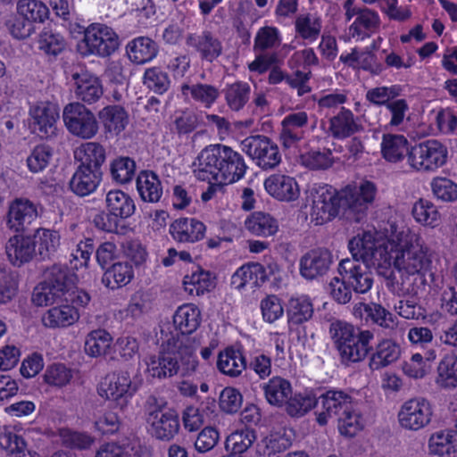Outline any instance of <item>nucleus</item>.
I'll return each instance as SVG.
<instances>
[{
  "label": "nucleus",
  "instance_id": "nucleus-37",
  "mask_svg": "<svg viewBox=\"0 0 457 457\" xmlns=\"http://www.w3.org/2000/svg\"><path fill=\"white\" fill-rule=\"evenodd\" d=\"M262 387L267 402L277 407H283L292 394L290 382L280 377L270 378Z\"/></svg>",
  "mask_w": 457,
  "mask_h": 457
},
{
  "label": "nucleus",
  "instance_id": "nucleus-27",
  "mask_svg": "<svg viewBox=\"0 0 457 457\" xmlns=\"http://www.w3.org/2000/svg\"><path fill=\"white\" fill-rule=\"evenodd\" d=\"M103 171L77 167L69 182L70 189L78 196H87L96 191L102 181Z\"/></svg>",
  "mask_w": 457,
  "mask_h": 457
},
{
  "label": "nucleus",
  "instance_id": "nucleus-32",
  "mask_svg": "<svg viewBox=\"0 0 457 457\" xmlns=\"http://www.w3.org/2000/svg\"><path fill=\"white\" fill-rule=\"evenodd\" d=\"M243 272V280L245 284H251L254 287H262L270 276H275L279 272V267L277 263H269L264 266L259 262H248L240 268Z\"/></svg>",
  "mask_w": 457,
  "mask_h": 457
},
{
  "label": "nucleus",
  "instance_id": "nucleus-28",
  "mask_svg": "<svg viewBox=\"0 0 457 457\" xmlns=\"http://www.w3.org/2000/svg\"><path fill=\"white\" fill-rule=\"evenodd\" d=\"M137 189L141 199L147 203H157L162 195V182L153 170H141L137 178Z\"/></svg>",
  "mask_w": 457,
  "mask_h": 457
},
{
  "label": "nucleus",
  "instance_id": "nucleus-50",
  "mask_svg": "<svg viewBox=\"0 0 457 457\" xmlns=\"http://www.w3.org/2000/svg\"><path fill=\"white\" fill-rule=\"evenodd\" d=\"M245 228L256 236L270 237L278 231L276 220L268 213L254 212L245 222Z\"/></svg>",
  "mask_w": 457,
  "mask_h": 457
},
{
  "label": "nucleus",
  "instance_id": "nucleus-4",
  "mask_svg": "<svg viewBox=\"0 0 457 457\" xmlns=\"http://www.w3.org/2000/svg\"><path fill=\"white\" fill-rule=\"evenodd\" d=\"M394 245L390 239L379 240L370 231L358 233L348 242L352 259L356 260L357 263L361 262L363 265L374 268L378 275L388 273L385 265H388L389 261L393 259L390 250Z\"/></svg>",
  "mask_w": 457,
  "mask_h": 457
},
{
  "label": "nucleus",
  "instance_id": "nucleus-29",
  "mask_svg": "<svg viewBox=\"0 0 457 457\" xmlns=\"http://www.w3.org/2000/svg\"><path fill=\"white\" fill-rule=\"evenodd\" d=\"M106 210L120 220L131 217L136 211V204L131 196L120 189L111 190L105 196Z\"/></svg>",
  "mask_w": 457,
  "mask_h": 457
},
{
  "label": "nucleus",
  "instance_id": "nucleus-21",
  "mask_svg": "<svg viewBox=\"0 0 457 457\" xmlns=\"http://www.w3.org/2000/svg\"><path fill=\"white\" fill-rule=\"evenodd\" d=\"M266 191L279 201L291 202L299 197L300 189L296 180L287 175L273 174L264 181Z\"/></svg>",
  "mask_w": 457,
  "mask_h": 457
},
{
  "label": "nucleus",
  "instance_id": "nucleus-2",
  "mask_svg": "<svg viewBox=\"0 0 457 457\" xmlns=\"http://www.w3.org/2000/svg\"><path fill=\"white\" fill-rule=\"evenodd\" d=\"M195 340L171 335L161 345L157 355L150 358L149 370L153 377L171 378L179 372L182 376L192 374L198 365L195 354Z\"/></svg>",
  "mask_w": 457,
  "mask_h": 457
},
{
  "label": "nucleus",
  "instance_id": "nucleus-23",
  "mask_svg": "<svg viewBox=\"0 0 457 457\" xmlns=\"http://www.w3.org/2000/svg\"><path fill=\"white\" fill-rule=\"evenodd\" d=\"M74 158L79 162L78 167L103 171L102 167L106 160L105 148L98 142L83 143L74 151Z\"/></svg>",
  "mask_w": 457,
  "mask_h": 457
},
{
  "label": "nucleus",
  "instance_id": "nucleus-1",
  "mask_svg": "<svg viewBox=\"0 0 457 457\" xmlns=\"http://www.w3.org/2000/svg\"><path fill=\"white\" fill-rule=\"evenodd\" d=\"M377 192L373 182L364 181L359 187L347 186L340 191L325 185L312 194V217L316 224L331 220L342 212L352 222H361Z\"/></svg>",
  "mask_w": 457,
  "mask_h": 457
},
{
  "label": "nucleus",
  "instance_id": "nucleus-57",
  "mask_svg": "<svg viewBox=\"0 0 457 457\" xmlns=\"http://www.w3.org/2000/svg\"><path fill=\"white\" fill-rule=\"evenodd\" d=\"M363 311L366 320H370L373 323L380 327L394 328L396 325L393 314L380 304L373 303L364 304Z\"/></svg>",
  "mask_w": 457,
  "mask_h": 457
},
{
  "label": "nucleus",
  "instance_id": "nucleus-8",
  "mask_svg": "<svg viewBox=\"0 0 457 457\" xmlns=\"http://www.w3.org/2000/svg\"><path fill=\"white\" fill-rule=\"evenodd\" d=\"M65 73L74 85V94L82 103L92 104L103 96L104 89L100 79L87 71L84 65L72 64Z\"/></svg>",
  "mask_w": 457,
  "mask_h": 457
},
{
  "label": "nucleus",
  "instance_id": "nucleus-40",
  "mask_svg": "<svg viewBox=\"0 0 457 457\" xmlns=\"http://www.w3.org/2000/svg\"><path fill=\"white\" fill-rule=\"evenodd\" d=\"M430 453L441 457L444 453L450 454L457 452V431L448 429L437 431L431 435L428 440Z\"/></svg>",
  "mask_w": 457,
  "mask_h": 457
},
{
  "label": "nucleus",
  "instance_id": "nucleus-39",
  "mask_svg": "<svg viewBox=\"0 0 457 457\" xmlns=\"http://www.w3.org/2000/svg\"><path fill=\"white\" fill-rule=\"evenodd\" d=\"M318 399H321L324 409V411L320 412L317 417V421L321 426L328 423V418L337 420L338 411L341 409H344L345 411L347 408L345 400L342 398V391L329 390L321 395Z\"/></svg>",
  "mask_w": 457,
  "mask_h": 457
},
{
  "label": "nucleus",
  "instance_id": "nucleus-19",
  "mask_svg": "<svg viewBox=\"0 0 457 457\" xmlns=\"http://www.w3.org/2000/svg\"><path fill=\"white\" fill-rule=\"evenodd\" d=\"M151 435L158 440L169 442L179 433L180 423L179 413L168 409L163 413H155L146 418Z\"/></svg>",
  "mask_w": 457,
  "mask_h": 457
},
{
  "label": "nucleus",
  "instance_id": "nucleus-11",
  "mask_svg": "<svg viewBox=\"0 0 457 457\" xmlns=\"http://www.w3.org/2000/svg\"><path fill=\"white\" fill-rule=\"evenodd\" d=\"M87 51L84 54L107 57L113 54L120 46L116 32L105 24L92 23L84 31Z\"/></svg>",
  "mask_w": 457,
  "mask_h": 457
},
{
  "label": "nucleus",
  "instance_id": "nucleus-44",
  "mask_svg": "<svg viewBox=\"0 0 457 457\" xmlns=\"http://www.w3.org/2000/svg\"><path fill=\"white\" fill-rule=\"evenodd\" d=\"M79 314L74 306L63 304L48 310L43 317V323L46 327H67L79 320Z\"/></svg>",
  "mask_w": 457,
  "mask_h": 457
},
{
  "label": "nucleus",
  "instance_id": "nucleus-54",
  "mask_svg": "<svg viewBox=\"0 0 457 457\" xmlns=\"http://www.w3.org/2000/svg\"><path fill=\"white\" fill-rule=\"evenodd\" d=\"M251 88L245 82H236L225 89V99L228 107L233 111L241 110L249 100Z\"/></svg>",
  "mask_w": 457,
  "mask_h": 457
},
{
  "label": "nucleus",
  "instance_id": "nucleus-61",
  "mask_svg": "<svg viewBox=\"0 0 457 457\" xmlns=\"http://www.w3.org/2000/svg\"><path fill=\"white\" fill-rule=\"evenodd\" d=\"M431 189L438 200L443 202L457 200V184L447 178H435L431 182Z\"/></svg>",
  "mask_w": 457,
  "mask_h": 457
},
{
  "label": "nucleus",
  "instance_id": "nucleus-52",
  "mask_svg": "<svg viewBox=\"0 0 457 457\" xmlns=\"http://www.w3.org/2000/svg\"><path fill=\"white\" fill-rule=\"evenodd\" d=\"M17 12L32 24L44 22L49 16L48 7L38 0H19Z\"/></svg>",
  "mask_w": 457,
  "mask_h": 457
},
{
  "label": "nucleus",
  "instance_id": "nucleus-3",
  "mask_svg": "<svg viewBox=\"0 0 457 457\" xmlns=\"http://www.w3.org/2000/svg\"><path fill=\"white\" fill-rule=\"evenodd\" d=\"M329 334L343 363L358 362L366 358L372 346L373 333L337 320L329 327Z\"/></svg>",
  "mask_w": 457,
  "mask_h": 457
},
{
  "label": "nucleus",
  "instance_id": "nucleus-6",
  "mask_svg": "<svg viewBox=\"0 0 457 457\" xmlns=\"http://www.w3.org/2000/svg\"><path fill=\"white\" fill-rule=\"evenodd\" d=\"M63 120L68 131L88 140L99 132V121L95 113L79 102L71 103L63 109Z\"/></svg>",
  "mask_w": 457,
  "mask_h": 457
},
{
  "label": "nucleus",
  "instance_id": "nucleus-53",
  "mask_svg": "<svg viewBox=\"0 0 457 457\" xmlns=\"http://www.w3.org/2000/svg\"><path fill=\"white\" fill-rule=\"evenodd\" d=\"M112 343L111 335L104 329L91 331L85 341V352L91 357L105 354Z\"/></svg>",
  "mask_w": 457,
  "mask_h": 457
},
{
  "label": "nucleus",
  "instance_id": "nucleus-36",
  "mask_svg": "<svg viewBox=\"0 0 457 457\" xmlns=\"http://www.w3.org/2000/svg\"><path fill=\"white\" fill-rule=\"evenodd\" d=\"M173 323L180 332L179 337H188L200 325V311L191 305L179 307L173 316Z\"/></svg>",
  "mask_w": 457,
  "mask_h": 457
},
{
  "label": "nucleus",
  "instance_id": "nucleus-48",
  "mask_svg": "<svg viewBox=\"0 0 457 457\" xmlns=\"http://www.w3.org/2000/svg\"><path fill=\"white\" fill-rule=\"evenodd\" d=\"M313 312V305L305 296L291 298L288 301L287 313L289 324H303L312 319Z\"/></svg>",
  "mask_w": 457,
  "mask_h": 457
},
{
  "label": "nucleus",
  "instance_id": "nucleus-10",
  "mask_svg": "<svg viewBox=\"0 0 457 457\" xmlns=\"http://www.w3.org/2000/svg\"><path fill=\"white\" fill-rule=\"evenodd\" d=\"M241 146L242 150L262 170L273 169L281 162L278 145L266 136L247 137L241 142Z\"/></svg>",
  "mask_w": 457,
  "mask_h": 457
},
{
  "label": "nucleus",
  "instance_id": "nucleus-26",
  "mask_svg": "<svg viewBox=\"0 0 457 457\" xmlns=\"http://www.w3.org/2000/svg\"><path fill=\"white\" fill-rule=\"evenodd\" d=\"M36 256L39 261L51 260L60 246V234L56 230L37 228L33 229Z\"/></svg>",
  "mask_w": 457,
  "mask_h": 457
},
{
  "label": "nucleus",
  "instance_id": "nucleus-7",
  "mask_svg": "<svg viewBox=\"0 0 457 457\" xmlns=\"http://www.w3.org/2000/svg\"><path fill=\"white\" fill-rule=\"evenodd\" d=\"M137 385L133 383L128 371L113 372L106 375L97 387L98 395L112 401L121 410L126 407L137 391Z\"/></svg>",
  "mask_w": 457,
  "mask_h": 457
},
{
  "label": "nucleus",
  "instance_id": "nucleus-64",
  "mask_svg": "<svg viewBox=\"0 0 457 457\" xmlns=\"http://www.w3.org/2000/svg\"><path fill=\"white\" fill-rule=\"evenodd\" d=\"M243 403L241 393L234 387H225L220 394L219 404L220 409L226 413L237 412Z\"/></svg>",
  "mask_w": 457,
  "mask_h": 457
},
{
  "label": "nucleus",
  "instance_id": "nucleus-24",
  "mask_svg": "<svg viewBox=\"0 0 457 457\" xmlns=\"http://www.w3.org/2000/svg\"><path fill=\"white\" fill-rule=\"evenodd\" d=\"M205 225L195 219L179 218L170 227V233L178 242L194 243L204 237Z\"/></svg>",
  "mask_w": 457,
  "mask_h": 457
},
{
  "label": "nucleus",
  "instance_id": "nucleus-33",
  "mask_svg": "<svg viewBox=\"0 0 457 457\" xmlns=\"http://www.w3.org/2000/svg\"><path fill=\"white\" fill-rule=\"evenodd\" d=\"M130 61L142 64L153 60L158 54V45L148 37H138L127 46Z\"/></svg>",
  "mask_w": 457,
  "mask_h": 457
},
{
  "label": "nucleus",
  "instance_id": "nucleus-17",
  "mask_svg": "<svg viewBox=\"0 0 457 457\" xmlns=\"http://www.w3.org/2000/svg\"><path fill=\"white\" fill-rule=\"evenodd\" d=\"M441 340L455 346L453 355L445 356L437 367V383L442 387L453 388L457 386V320L454 325L441 337Z\"/></svg>",
  "mask_w": 457,
  "mask_h": 457
},
{
  "label": "nucleus",
  "instance_id": "nucleus-18",
  "mask_svg": "<svg viewBox=\"0 0 457 457\" xmlns=\"http://www.w3.org/2000/svg\"><path fill=\"white\" fill-rule=\"evenodd\" d=\"M35 240L32 234L16 232L5 245V252L11 263L14 266L29 262L36 256Z\"/></svg>",
  "mask_w": 457,
  "mask_h": 457
},
{
  "label": "nucleus",
  "instance_id": "nucleus-14",
  "mask_svg": "<svg viewBox=\"0 0 457 457\" xmlns=\"http://www.w3.org/2000/svg\"><path fill=\"white\" fill-rule=\"evenodd\" d=\"M431 416L432 409L429 402L424 398H413L403 404L398 413V420L403 428L419 430L430 422Z\"/></svg>",
  "mask_w": 457,
  "mask_h": 457
},
{
  "label": "nucleus",
  "instance_id": "nucleus-43",
  "mask_svg": "<svg viewBox=\"0 0 457 457\" xmlns=\"http://www.w3.org/2000/svg\"><path fill=\"white\" fill-rule=\"evenodd\" d=\"M329 129L334 137L343 138L361 130L362 127L355 122L350 110L342 107L337 115L330 119Z\"/></svg>",
  "mask_w": 457,
  "mask_h": 457
},
{
  "label": "nucleus",
  "instance_id": "nucleus-16",
  "mask_svg": "<svg viewBox=\"0 0 457 457\" xmlns=\"http://www.w3.org/2000/svg\"><path fill=\"white\" fill-rule=\"evenodd\" d=\"M333 263L332 253L323 247L312 249L300 259V274L308 280L325 276Z\"/></svg>",
  "mask_w": 457,
  "mask_h": 457
},
{
  "label": "nucleus",
  "instance_id": "nucleus-38",
  "mask_svg": "<svg viewBox=\"0 0 457 457\" xmlns=\"http://www.w3.org/2000/svg\"><path fill=\"white\" fill-rule=\"evenodd\" d=\"M410 149L408 140L403 135L384 134L381 153L383 157L391 162H397L403 159L404 154L409 156Z\"/></svg>",
  "mask_w": 457,
  "mask_h": 457
},
{
  "label": "nucleus",
  "instance_id": "nucleus-55",
  "mask_svg": "<svg viewBox=\"0 0 457 457\" xmlns=\"http://www.w3.org/2000/svg\"><path fill=\"white\" fill-rule=\"evenodd\" d=\"M136 162L128 156H120L112 161L110 173L112 180L119 184H126L134 177Z\"/></svg>",
  "mask_w": 457,
  "mask_h": 457
},
{
  "label": "nucleus",
  "instance_id": "nucleus-12",
  "mask_svg": "<svg viewBox=\"0 0 457 457\" xmlns=\"http://www.w3.org/2000/svg\"><path fill=\"white\" fill-rule=\"evenodd\" d=\"M38 218L37 205L25 197H16L8 204L4 216L6 228L16 233L29 232Z\"/></svg>",
  "mask_w": 457,
  "mask_h": 457
},
{
  "label": "nucleus",
  "instance_id": "nucleus-56",
  "mask_svg": "<svg viewBox=\"0 0 457 457\" xmlns=\"http://www.w3.org/2000/svg\"><path fill=\"white\" fill-rule=\"evenodd\" d=\"M181 92L183 95H187L189 92L195 101H199L206 106L213 104L220 95L218 88L214 86L201 83L192 86L184 84L181 87Z\"/></svg>",
  "mask_w": 457,
  "mask_h": 457
},
{
  "label": "nucleus",
  "instance_id": "nucleus-41",
  "mask_svg": "<svg viewBox=\"0 0 457 457\" xmlns=\"http://www.w3.org/2000/svg\"><path fill=\"white\" fill-rule=\"evenodd\" d=\"M224 151H226V159L223 163V180L225 183L231 184L244 178L248 167L244 157L230 146Z\"/></svg>",
  "mask_w": 457,
  "mask_h": 457
},
{
  "label": "nucleus",
  "instance_id": "nucleus-46",
  "mask_svg": "<svg viewBox=\"0 0 457 457\" xmlns=\"http://www.w3.org/2000/svg\"><path fill=\"white\" fill-rule=\"evenodd\" d=\"M246 367L245 359L240 351L227 348L220 353L217 361V368L222 373L230 377L238 376Z\"/></svg>",
  "mask_w": 457,
  "mask_h": 457
},
{
  "label": "nucleus",
  "instance_id": "nucleus-34",
  "mask_svg": "<svg viewBox=\"0 0 457 457\" xmlns=\"http://www.w3.org/2000/svg\"><path fill=\"white\" fill-rule=\"evenodd\" d=\"M74 278L75 274L68 267L54 264L46 271V278L43 282L63 297L74 286Z\"/></svg>",
  "mask_w": 457,
  "mask_h": 457
},
{
  "label": "nucleus",
  "instance_id": "nucleus-60",
  "mask_svg": "<svg viewBox=\"0 0 457 457\" xmlns=\"http://www.w3.org/2000/svg\"><path fill=\"white\" fill-rule=\"evenodd\" d=\"M65 46V40L60 34L44 29L39 35L38 47L48 55L57 56Z\"/></svg>",
  "mask_w": 457,
  "mask_h": 457
},
{
  "label": "nucleus",
  "instance_id": "nucleus-63",
  "mask_svg": "<svg viewBox=\"0 0 457 457\" xmlns=\"http://www.w3.org/2000/svg\"><path fill=\"white\" fill-rule=\"evenodd\" d=\"M60 436L65 446L79 450L89 449L95 442V438L88 434L70 429H62Z\"/></svg>",
  "mask_w": 457,
  "mask_h": 457
},
{
  "label": "nucleus",
  "instance_id": "nucleus-42",
  "mask_svg": "<svg viewBox=\"0 0 457 457\" xmlns=\"http://www.w3.org/2000/svg\"><path fill=\"white\" fill-rule=\"evenodd\" d=\"M308 116L305 112L290 113L282 120V130L280 137L284 145L289 147L292 144L301 139V133L298 129L305 126Z\"/></svg>",
  "mask_w": 457,
  "mask_h": 457
},
{
  "label": "nucleus",
  "instance_id": "nucleus-58",
  "mask_svg": "<svg viewBox=\"0 0 457 457\" xmlns=\"http://www.w3.org/2000/svg\"><path fill=\"white\" fill-rule=\"evenodd\" d=\"M168 73L159 67L146 69L144 74V84L157 94H163L170 87Z\"/></svg>",
  "mask_w": 457,
  "mask_h": 457
},
{
  "label": "nucleus",
  "instance_id": "nucleus-35",
  "mask_svg": "<svg viewBox=\"0 0 457 457\" xmlns=\"http://www.w3.org/2000/svg\"><path fill=\"white\" fill-rule=\"evenodd\" d=\"M134 272L130 262H118L108 268L102 278L103 284L110 289H117L129 284Z\"/></svg>",
  "mask_w": 457,
  "mask_h": 457
},
{
  "label": "nucleus",
  "instance_id": "nucleus-31",
  "mask_svg": "<svg viewBox=\"0 0 457 457\" xmlns=\"http://www.w3.org/2000/svg\"><path fill=\"white\" fill-rule=\"evenodd\" d=\"M342 398L345 400L346 410L341 409L337 416V427L341 435L353 437L361 428V416L353 411L352 397L342 391Z\"/></svg>",
  "mask_w": 457,
  "mask_h": 457
},
{
  "label": "nucleus",
  "instance_id": "nucleus-22",
  "mask_svg": "<svg viewBox=\"0 0 457 457\" xmlns=\"http://www.w3.org/2000/svg\"><path fill=\"white\" fill-rule=\"evenodd\" d=\"M187 46L194 47L203 60L210 62L216 60L222 54V44L219 38L209 30L200 34H189L187 37Z\"/></svg>",
  "mask_w": 457,
  "mask_h": 457
},
{
  "label": "nucleus",
  "instance_id": "nucleus-25",
  "mask_svg": "<svg viewBox=\"0 0 457 457\" xmlns=\"http://www.w3.org/2000/svg\"><path fill=\"white\" fill-rule=\"evenodd\" d=\"M228 145L216 144L210 145L201 151L198 155L199 173L209 172L217 178L218 175L223 179V163H225L226 151Z\"/></svg>",
  "mask_w": 457,
  "mask_h": 457
},
{
  "label": "nucleus",
  "instance_id": "nucleus-51",
  "mask_svg": "<svg viewBox=\"0 0 457 457\" xmlns=\"http://www.w3.org/2000/svg\"><path fill=\"white\" fill-rule=\"evenodd\" d=\"M319 399L312 393L291 394L284 404L285 410L291 417L304 415L311 409L315 407Z\"/></svg>",
  "mask_w": 457,
  "mask_h": 457
},
{
  "label": "nucleus",
  "instance_id": "nucleus-13",
  "mask_svg": "<svg viewBox=\"0 0 457 457\" xmlns=\"http://www.w3.org/2000/svg\"><path fill=\"white\" fill-rule=\"evenodd\" d=\"M370 267L357 263L356 260L345 258L338 264V274L344 278L345 283L356 294L368 293L374 283Z\"/></svg>",
  "mask_w": 457,
  "mask_h": 457
},
{
  "label": "nucleus",
  "instance_id": "nucleus-49",
  "mask_svg": "<svg viewBox=\"0 0 457 457\" xmlns=\"http://www.w3.org/2000/svg\"><path fill=\"white\" fill-rule=\"evenodd\" d=\"M213 278L211 272L199 269L191 275H186L183 278V285L189 295H203L214 287Z\"/></svg>",
  "mask_w": 457,
  "mask_h": 457
},
{
  "label": "nucleus",
  "instance_id": "nucleus-45",
  "mask_svg": "<svg viewBox=\"0 0 457 457\" xmlns=\"http://www.w3.org/2000/svg\"><path fill=\"white\" fill-rule=\"evenodd\" d=\"M393 259L389 261L388 265H385L386 270H388L386 275H381L386 280V286L393 290H397L403 294H411L413 292L412 285L415 278H413L416 274H408L405 272V269L400 267H395L396 271L392 269Z\"/></svg>",
  "mask_w": 457,
  "mask_h": 457
},
{
  "label": "nucleus",
  "instance_id": "nucleus-5",
  "mask_svg": "<svg viewBox=\"0 0 457 457\" xmlns=\"http://www.w3.org/2000/svg\"><path fill=\"white\" fill-rule=\"evenodd\" d=\"M394 245L390 250L394 267L405 269L408 274H420L426 270L431 260L425 247L415 234L400 232L390 238Z\"/></svg>",
  "mask_w": 457,
  "mask_h": 457
},
{
  "label": "nucleus",
  "instance_id": "nucleus-62",
  "mask_svg": "<svg viewBox=\"0 0 457 457\" xmlns=\"http://www.w3.org/2000/svg\"><path fill=\"white\" fill-rule=\"evenodd\" d=\"M52 156V147L47 145H37L27 158L29 170L34 173L42 171L48 165Z\"/></svg>",
  "mask_w": 457,
  "mask_h": 457
},
{
  "label": "nucleus",
  "instance_id": "nucleus-30",
  "mask_svg": "<svg viewBox=\"0 0 457 457\" xmlns=\"http://www.w3.org/2000/svg\"><path fill=\"white\" fill-rule=\"evenodd\" d=\"M400 355L401 348L398 344L391 339L382 340L371 354L369 366L372 370L383 369L396 361Z\"/></svg>",
  "mask_w": 457,
  "mask_h": 457
},
{
  "label": "nucleus",
  "instance_id": "nucleus-47",
  "mask_svg": "<svg viewBox=\"0 0 457 457\" xmlns=\"http://www.w3.org/2000/svg\"><path fill=\"white\" fill-rule=\"evenodd\" d=\"M256 439L253 429L245 428L236 430L228 436L225 441L226 451L233 455L240 456L246 452Z\"/></svg>",
  "mask_w": 457,
  "mask_h": 457
},
{
  "label": "nucleus",
  "instance_id": "nucleus-20",
  "mask_svg": "<svg viewBox=\"0 0 457 457\" xmlns=\"http://www.w3.org/2000/svg\"><path fill=\"white\" fill-rule=\"evenodd\" d=\"M97 118L106 137H119L129 123L128 111L120 104H109L102 108Z\"/></svg>",
  "mask_w": 457,
  "mask_h": 457
},
{
  "label": "nucleus",
  "instance_id": "nucleus-9",
  "mask_svg": "<svg viewBox=\"0 0 457 457\" xmlns=\"http://www.w3.org/2000/svg\"><path fill=\"white\" fill-rule=\"evenodd\" d=\"M447 160L446 147L437 140H427L410 149L409 162L418 170L434 171Z\"/></svg>",
  "mask_w": 457,
  "mask_h": 457
},
{
  "label": "nucleus",
  "instance_id": "nucleus-59",
  "mask_svg": "<svg viewBox=\"0 0 457 457\" xmlns=\"http://www.w3.org/2000/svg\"><path fill=\"white\" fill-rule=\"evenodd\" d=\"M412 215L414 219L424 225L435 227L438 220L439 213L435 205L424 199H420L412 207Z\"/></svg>",
  "mask_w": 457,
  "mask_h": 457
},
{
  "label": "nucleus",
  "instance_id": "nucleus-15",
  "mask_svg": "<svg viewBox=\"0 0 457 457\" xmlns=\"http://www.w3.org/2000/svg\"><path fill=\"white\" fill-rule=\"evenodd\" d=\"M29 115L32 133L42 139H50L56 136L59 112L54 105L42 103L31 108Z\"/></svg>",
  "mask_w": 457,
  "mask_h": 457
}]
</instances>
